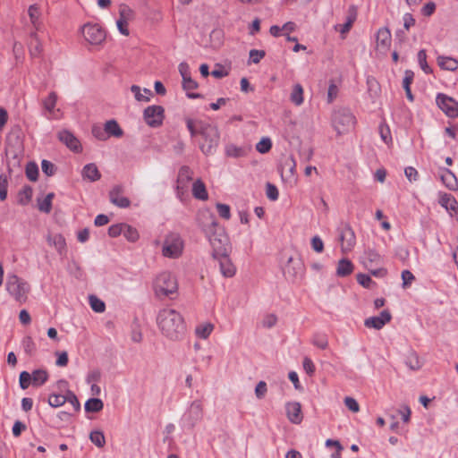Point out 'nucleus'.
Listing matches in <instances>:
<instances>
[{
	"label": "nucleus",
	"mask_w": 458,
	"mask_h": 458,
	"mask_svg": "<svg viewBox=\"0 0 458 458\" xmlns=\"http://www.w3.org/2000/svg\"><path fill=\"white\" fill-rule=\"evenodd\" d=\"M186 126L192 137L199 134L202 141L199 143V148L203 154L208 156L215 153L218 147L220 132L217 126L200 120H186Z\"/></svg>",
	"instance_id": "nucleus-1"
},
{
	"label": "nucleus",
	"mask_w": 458,
	"mask_h": 458,
	"mask_svg": "<svg viewBox=\"0 0 458 458\" xmlns=\"http://www.w3.org/2000/svg\"><path fill=\"white\" fill-rule=\"evenodd\" d=\"M157 325L161 334L172 341L182 339L186 332L182 316L174 309L160 310L157 316Z\"/></svg>",
	"instance_id": "nucleus-2"
},
{
	"label": "nucleus",
	"mask_w": 458,
	"mask_h": 458,
	"mask_svg": "<svg viewBox=\"0 0 458 458\" xmlns=\"http://www.w3.org/2000/svg\"><path fill=\"white\" fill-rule=\"evenodd\" d=\"M153 289L158 298H172L171 296L176 294L178 291L177 279L175 276L168 271L161 272L154 280Z\"/></svg>",
	"instance_id": "nucleus-3"
},
{
	"label": "nucleus",
	"mask_w": 458,
	"mask_h": 458,
	"mask_svg": "<svg viewBox=\"0 0 458 458\" xmlns=\"http://www.w3.org/2000/svg\"><path fill=\"white\" fill-rule=\"evenodd\" d=\"M5 290L15 301L24 303L30 292V286L27 281L17 275L8 274Z\"/></svg>",
	"instance_id": "nucleus-4"
},
{
	"label": "nucleus",
	"mask_w": 458,
	"mask_h": 458,
	"mask_svg": "<svg viewBox=\"0 0 458 458\" xmlns=\"http://www.w3.org/2000/svg\"><path fill=\"white\" fill-rule=\"evenodd\" d=\"M356 123L355 116L347 108H339L333 113L332 126L338 135L350 132Z\"/></svg>",
	"instance_id": "nucleus-5"
},
{
	"label": "nucleus",
	"mask_w": 458,
	"mask_h": 458,
	"mask_svg": "<svg viewBox=\"0 0 458 458\" xmlns=\"http://www.w3.org/2000/svg\"><path fill=\"white\" fill-rule=\"evenodd\" d=\"M84 40L91 47L101 48L106 38V31L98 23L88 22L81 28Z\"/></svg>",
	"instance_id": "nucleus-6"
},
{
	"label": "nucleus",
	"mask_w": 458,
	"mask_h": 458,
	"mask_svg": "<svg viewBox=\"0 0 458 458\" xmlns=\"http://www.w3.org/2000/svg\"><path fill=\"white\" fill-rule=\"evenodd\" d=\"M184 242L177 233H168L162 242V255L168 259H178L182 255Z\"/></svg>",
	"instance_id": "nucleus-7"
},
{
	"label": "nucleus",
	"mask_w": 458,
	"mask_h": 458,
	"mask_svg": "<svg viewBox=\"0 0 458 458\" xmlns=\"http://www.w3.org/2000/svg\"><path fill=\"white\" fill-rule=\"evenodd\" d=\"M48 377L47 370L43 369L33 370L32 373L22 371L19 377V384L21 389H27L30 385L39 387L48 380Z\"/></svg>",
	"instance_id": "nucleus-8"
},
{
	"label": "nucleus",
	"mask_w": 458,
	"mask_h": 458,
	"mask_svg": "<svg viewBox=\"0 0 458 458\" xmlns=\"http://www.w3.org/2000/svg\"><path fill=\"white\" fill-rule=\"evenodd\" d=\"M283 273L289 280H294L301 277L304 273V266L299 258L290 255L286 262L283 265Z\"/></svg>",
	"instance_id": "nucleus-9"
},
{
	"label": "nucleus",
	"mask_w": 458,
	"mask_h": 458,
	"mask_svg": "<svg viewBox=\"0 0 458 458\" xmlns=\"http://www.w3.org/2000/svg\"><path fill=\"white\" fill-rule=\"evenodd\" d=\"M436 103L446 116L450 118L458 117V102L453 98L438 93L436 98Z\"/></svg>",
	"instance_id": "nucleus-10"
},
{
	"label": "nucleus",
	"mask_w": 458,
	"mask_h": 458,
	"mask_svg": "<svg viewBox=\"0 0 458 458\" xmlns=\"http://www.w3.org/2000/svg\"><path fill=\"white\" fill-rule=\"evenodd\" d=\"M209 242L216 257L226 255L229 252V239L224 232H216L209 237Z\"/></svg>",
	"instance_id": "nucleus-11"
},
{
	"label": "nucleus",
	"mask_w": 458,
	"mask_h": 458,
	"mask_svg": "<svg viewBox=\"0 0 458 458\" xmlns=\"http://www.w3.org/2000/svg\"><path fill=\"white\" fill-rule=\"evenodd\" d=\"M165 110L161 106H149L143 112V118L150 127H158L163 123Z\"/></svg>",
	"instance_id": "nucleus-12"
},
{
	"label": "nucleus",
	"mask_w": 458,
	"mask_h": 458,
	"mask_svg": "<svg viewBox=\"0 0 458 458\" xmlns=\"http://www.w3.org/2000/svg\"><path fill=\"white\" fill-rule=\"evenodd\" d=\"M134 19V12L126 4L119 6V18L116 21V26L121 34L129 36V23Z\"/></svg>",
	"instance_id": "nucleus-13"
},
{
	"label": "nucleus",
	"mask_w": 458,
	"mask_h": 458,
	"mask_svg": "<svg viewBox=\"0 0 458 458\" xmlns=\"http://www.w3.org/2000/svg\"><path fill=\"white\" fill-rule=\"evenodd\" d=\"M392 42L391 32L387 28H380L376 35V51L381 55H386Z\"/></svg>",
	"instance_id": "nucleus-14"
},
{
	"label": "nucleus",
	"mask_w": 458,
	"mask_h": 458,
	"mask_svg": "<svg viewBox=\"0 0 458 458\" xmlns=\"http://www.w3.org/2000/svg\"><path fill=\"white\" fill-rule=\"evenodd\" d=\"M339 240L342 252H350L353 249L356 242V237L353 230L349 226L342 229L340 232Z\"/></svg>",
	"instance_id": "nucleus-15"
},
{
	"label": "nucleus",
	"mask_w": 458,
	"mask_h": 458,
	"mask_svg": "<svg viewBox=\"0 0 458 458\" xmlns=\"http://www.w3.org/2000/svg\"><path fill=\"white\" fill-rule=\"evenodd\" d=\"M392 315L388 310H383L379 316L370 317L365 319L364 325L368 328L379 330L391 321Z\"/></svg>",
	"instance_id": "nucleus-16"
},
{
	"label": "nucleus",
	"mask_w": 458,
	"mask_h": 458,
	"mask_svg": "<svg viewBox=\"0 0 458 458\" xmlns=\"http://www.w3.org/2000/svg\"><path fill=\"white\" fill-rule=\"evenodd\" d=\"M38 30L32 31L30 34V41L28 44V50L29 54L31 58H38L43 54V43L41 39L39 38L38 33Z\"/></svg>",
	"instance_id": "nucleus-17"
},
{
	"label": "nucleus",
	"mask_w": 458,
	"mask_h": 458,
	"mask_svg": "<svg viewBox=\"0 0 458 458\" xmlns=\"http://www.w3.org/2000/svg\"><path fill=\"white\" fill-rule=\"evenodd\" d=\"M285 411L288 420L293 424H300L303 420L301 405L298 402H289L285 404Z\"/></svg>",
	"instance_id": "nucleus-18"
},
{
	"label": "nucleus",
	"mask_w": 458,
	"mask_h": 458,
	"mask_svg": "<svg viewBox=\"0 0 458 458\" xmlns=\"http://www.w3.org/2000/svg\"><path fill=\"white\" fill-rule=\"evenodd\" d=\"M28 15L34 30H39L42 27V11L40 5L38 4L30 5L28 8Z\"/></svg>",
	"instance_id": "nucleus-19"
},
{
	"label": "nucleus",
	"mask_w": 458,
	"mask_h": 458,
	"mask_svg": "<svg viewBox=\"0 0 458 458\" xmlns=\"http://www.w3.org/2000/svg\"><path fill=\"white\" fill-rule=\"evenodd\" d=\"M250 148L247 145L237 146L233 143H229L225 148V154L226 157L239 158L246 157L250 152Z\"/></svg>",
	"instance_id": "nucleus-20"
},
{
	"label": "nucleus",
	"mask_w": 458,
	"mask_h": 458,
	"mask_svg": "<svg viewBox=\"0 0 458 458\" xmlns=\"http://www.w3.org/2000/svg\"><path fill=\"white\" fill-rule=\"evenodd\" d=\"M193 172L189 166H182L179 170L177 177V190L183 192L189 182L192 180Z\"/></svg>",
	"instance_id": "nucleus-21"
},
{
	"label": "nucleus",
	"mask_w": 458,
	"mask_h": 458,
	"mask_svg": "<svg viewBox=\"0 0 458 458\" xmlns=\"http://www.w3.org/2000/svg\"><path fill=\"white\" fill-rule=\"evenodd\" d=\"M58 139L73 151H79L81 149L80 141L69 131L64 130L59 131Z\"/></svg>",
	"instance_id": "nucleus-22"
},
{
	"label": "nucleus",
	"mask_w": 458,
	"mask_h": 458,
	"mask_svg": "<svg viewBox=\"0 0 458 458\" xmlns=\"http://www.w3.org/2000/svg\"><path fill=\"white\" fill-rule=\"evenodd\" d=\"M122 192V187H114L109 193L110 201L119 208H128L130 206V200L129 199L123 197Z\"/></svg>",
	"instance_id": "nucleus-23"
},
{
	"label": "nucleus",
	"mask_w": 458,
	"mask_h": 458,
	"mask_svg": "<svg viewBox=\"0 0 458 458\" xmlns=\"http://www.w3.org/2000/svg\"><path fill=\"white\" fill-rule=\"evenodd\" d=\"M219 257V267L222 275L225 277H233L236 273V267L232 260L228 258V254Z\"/></svg>",
	"instance_id": "nucleus-24"
},
{
	"label": "nucleus",
	"mask_w": 458,
	"mask_h": 458,
	"mask_svg": "<svg viewBox=\"0 0 458 458\" xmlns=\"http://www.w3.org/2000/svg\"><path fill=\"white\" fill-rule=\"evenodd\" d=\"M381 260L382 258L376 250L368 249L364 252L362 263L368 269H370L374 266L379 265Z\"/></svg>",
	"instance_id": "nucleus-25"
},
{
	"label": "nucleus",
	"mask_w": 458,
	"mask_h": 458,
	"mask_svg": "<svg viewBox=\"0 0 458 458\" xmlns=\"http://www.w3.org/2000/svg\"><path fill=\"white\" fill-rule=\"evenodd\" d=\"M47 241L49 245L54 246L59 254H63L66 250L65 239L62 234H48Z\"/></svg>",
	"instance_id": "nucleus-26"
},
{
	"label": "nucleus",
	"mask_w": 458,
	"mask_h": 458,
	"mask_svg": "<svg viewBox=\"0 0 458 458\" xmlns=\"http://www.w3.org/2000/svg\"><path fill=\"white\" fill-rule=\"evenodd\" d=\"M437 63L442 70L454 72L458 69V60L451 56L439 55Z\"/></svg>",
	"instance_id": "nucleus-27"
},
{
	"label": "nucleus",
	"mask_w": 458,
	"mask_h": 458,
	"mask_svg": "<svg viewBox=\"0 0 458 458\" xmlns=\"http://www.w3.org/2000/svg\"><path fill=\"white\" fill-rule=\"evenodd\" d=\"M192 195L195 199L199 200H207L208 199V193L206 189V185L202 180L197 179L192 184Z\"/></svg>",
	"instance_id": "nucleus-28"
},
{
	"label": "nucleus",
	"mask_w": 458,
	"mask_h": 458,
	"mask_svg": "<svg viewBox=\"0 0 458 458\" xmlns=\"http://www.w3.org/2000/svg\"><path fill=\"white\" fill-rule=\"evenodd\" d=\"M355 20H356V13H350L347 16L346 21L344 23L336 24V25H335L334 29L335 31H337L341 34L342 38H345L347 33L352 29Z\"/></svg>",
	"instance_id": "nucleus-29"
},
{
	"label": "nucleus",
	"mask_w": 458,
	"mask_h": 458,
	"mask_svg": "<svg viewBox=\"0 0 458 458\" xmlns=\"http://www.w3.org/2000/svg\"><path fill=\"white\" fill-rule=\"evenodd\" d=\"M353 264L347 259L339 260L336 267V275L341 277L351 275L353 271Z\"/></svg>",
	"instance_id": "nucleus-30"
},
{
	"label": "nucleus",
	"mask_w": 458,
	"mask_h": 458,
	"mask_svg": "<svg viewBox=\"0 0 458 458\" xmlns=\"http://www.w3.org/2000/svg\"><path fill=\"white\" fill-rule=\"evenodd\" d=\"M82 176L90 182H95L100 179V173L95 164H88L83 167Z\"/></svg>",
	"instance_id": "nucleus-31"
},
{
	"label": "nucleus",
	"mask_w": 458,
	"mask_h": 458,
	"mask_svg": "<svg viewBox=\"0 0 458 458\" xmlns=\"http://www.w3.org/2000/svg\"><path fill=\"white\" fill-rule=\"evenodd\" d=\"M215 326L210 322H205L198 325L195 328V334L199 338L207 339L214 331Z\"/></svg>",
	"instance_id": "nucleus-32"
},
{
	"label": "nucleus",
	"mask_w": 458,
	"mask_h": 458,
	"mask_svg": "<svg viewBox=\"0 0 458 458\" xmlns=\"http://www.w3.org/2000/svg\"><path fill=\"white\" fill-rule=\"evenodd\" d=\"M131 91L134 94L135 99L140 102H148L150 100V97L152 96V92L150 89H141L137 85H132L131 87Z\"/></svg>",
	"instance_id": "nucleus-33"
},
{
	"label": "nucleus",
	"mask_w": 458,
	"mask_h": 458,
	"mask_svg": "<svg viewBox=\"0 0 458 458\" xmlns=\"http://www.w3.org/2000/svg\"><path fill=\"white\" fill-rule=\"evenodd\" d=\"M105 131L109 136H114L116 138H120L123 134V130L115 120H109L105 123Z\"/></svg>",
	"instance_id": "nucleus-34"
},
{
	"label": "nucleus",
	"mask_w": 458,
	"mask_h": 458,
	"mask_svg": "<svg viewBox=\"0 0 458 458\" xmlns=\"http://www.w3.org/2000/svg\"><path fill=\"white\" fill-rule=\"evenodd\" d=\"M304 90L301 84L297 83L293 87L292 93L290 95V100L295 106H301L304 101Z\"/></svg>",
	"instance_id": "nucleus-35"
},
{
	"label": "nucleus",
	"mask_w": 458,
	"mask_h": 458,
	"mask_svg": "<svg viewBox=\"0 0 458 458\" xmlns=\"http://www.w3.org/2000/svg\"><path fill=\"white\" fill-rule=\"evenodd\" d=\"M414 73L411 71H406L403 81V87L405 90L407 98L411 102L413 101V95L411 91V84L413 81Z\"/></svg>",
	"instance_id": "nucleus-36"
},
{
	"label": "nucleus",
	"mask_w": 458,
	"mask_h": 458,
	"mask_svg": "<svg viewBox=\"0 0 458 458\" xmlns=\"http://www.w3.org/2000/svg\"><path fill=\"white\" fill-rule=\"evenodd\" d=\"M440 204L445 207L447 210L454 212L458 211V202L450 194H445L441 197Z\"/></svg>",
	"instance_id": "nucleus-37"
},
{
	"label": "nucleus",
	"mask_w": 458,
	"mask_h": 458,
	"mask_svg": "<svg viewBox=\"0 0 458 458\" xmlns=\"http://www.w3.org/2000/svg\"><path fill=\"white\" fill-rule=\"evenodd\" d=\"M104 407L103 402L98 398L89 399L84 405L85 411L88 412H98Z\"/></svg>",
	"instance_id": "nucleus-38"
},
{
	"label": "nucleus",
	"mask_w": 458,
	"mask_h": 458,
	"mask_svg": "<svg viewBox=\"0 0 458 458\" xmlns=\"http://www.w3.org/2000/svg\"><path fill=\"white\" fill-rule=\"evenodd\" d=\"M57 101V96L55 92H51L47 98L44 100L43 105L45 109L49 113L50 115L55 116V106Z\"/></svg>",
	"instance_id": "nucleus-39"
},
{
	"label": "nucleus",
	"mask_w": 458,
	"mask_h": 458,
	"mask_svg": "<svg viewBox=\"0 0 458 458\" xmlns=\"http://www.w3.org/2000/svg\"><path fill=\"white\" fill-rule=\"evenodd\" d=\"M203 405L200 401H194L191 403L189 415L192 416L194 420H199L202 418Z\"/></svg>",
	"instance_id": "nucleus-40"
},
{
	"label": "nucleus",
	"mask_w": 458,
	"mask_h": 458,
	"mask_svg": "<svg viewBox=\"0 0 458 458\" xmlns=\"http://www.w3.org/2000/svg\"><path fill=\"white\" fill-rule=\"evenodd\" d=\"M443 182L451 190H454L458 182L454 174L448 169L445 170L441 175Z\"/></svg>",
	"instance_id": "nucleus-41"
},
{
	"label": "nucleus",
	"mask_w": 458,
	"mask_h": 458,
	"mask_svg": "<svg viewBox=\"0 0 458 458\" xmlns=\"http://www.w3.org/2000/svg\"><path fill=\"white\" fill-rule=\"evenodd\" d=\"M123 234L129 242H137L140 238L137 229L127 224H124Z\"/></svg>",
	"instance_id": "nucleus-42"
},
{
	"label": "nucleus",
	"mask_w": 458,
	"mask_h": 458,
	"mask_svg": "<svg viewBox=\"0 0 458 458\" xmlns=\"http://www.w3.org/2000/svg\"><path fill=\"white\" fill-rule=\"evenodd\" d=\"M89 301L90 308L95 312L102 313L105 311V310H106L105 302L102 300H100L99 298H98L97 296L90 295L89 297Z\"/></svg>",
	"instance_id": "nucleus-43"
},
{
	"label": "nucleus",
	"mask_w": 458,
	"mask_h": 458,
	"mask_svg": "<svg viewBox=\"0 0 458 458\" xmlns=\"http://www.w3.org/2000/svg\"><path fill=\"white\" fill-rule=\"evenodd\" d=\"M55 197L53 192L48 193L42 200L38 201V209L45 213H49L52 209V201Z\"/></svg>",
	"instance_id": "nucleus-44"
},
{
	"label": "nucleus",
	"mask_w": 458,
	"mask_h": 458,
	"mask_svg": "<svg viewBox=\"0 0 458 458\" xmlns=\"http://www.w3.org/2000/svg\"><path fill=\"white\" fill-rule=\"evenodd\" d=\"M21 345L28 355L32 356L35 354L37 350L36 344L30 336H25L21 341Z\"/></svg>",
	"instance_id": "nucleus-45"
},
{
	"label": "nucleus",
	"mask_w": 458,
	"mask_h": 458,
	"mask_svg": "<svg viewBox=\"0 0 458 458\" xmlns=\"http://www.w3.org/2000/svg\"><path fill=\"white\" fill-rule=\"evenodd\" d=\"M198 87V83L191 79V76L182 79V88L186 90L187 96L191 98H194L197 97L196 94L190 93L191 90L196 89Z\"/></svg>",
	"instance_id": "nucleus-46"
},
{
	"label": "nucleus",
	"mask_w": 458,
	"mask_h": 458,
	"mask_svg": "<svg viewBox=\"0 0 458 458\" xmlns=\"http://www.w3.org/2000/svg\"><path fill=\"white\" fill-rule=\"evenodd\" d=\"M209 37L210 42L214 47H219L223 44L224 32L222 30H213Z\"/></svg>",
	"instance_id": "nucleus-47"
},
{
	"label": "nucleus",
	"mask_w": 458,
	"mask_h": 458,
	"mask_svg": "<svg viewBox=\"0 0 458 458\" xmlns=\"http://www.w3.org/2000/svg\"><path fill=\"white\" fill-rule=\"evenodd\" d=\"M90 441L98 447H103L106 444V438L101 431H93L89 435Z\"/></svg>",
	"instance_id": "nucleus-48"
},
{
	"label": "nucleus",
	"mask_w": 458,
	"mask_h": 458,
	"mask_svg": "<svg viewBox=\"0 0 458 458\" xmlns=\"http://www.w3.org/2000/svg\"><path fill=\"white\" fill-rule=\"evenodd\" d=\"M67 402V395L51 394L48 398V403L52 407H60Z\"/></svg>",
	"instance_id": "nucleus-49"
},
{
	"label": "nucleus",
	"mask_w": 458,
	"mask_h": 458,
	"mask_svg": "<svg viewBox=\"0 0 458 458\" xmlns=\"http://www.w3.org/2000/svg\"><path fill=\"white\" fill-rule=\"evenodd\" d=\"M418 62L420 64V68L423 70L424 72H426L428 74L432 72L431 68L428 66V64L427 63V54H426L425 50L422 49V50L419 51Z\"/></svg>",
	"instance_id": "nucleus-50"
},
{
	"label": "nucleus",
	"mask_w": 458,
	"mask_h": 458,
	"mask_svg": "<svg viewBox=\"0 0 458 458\" xmlns=\"http://www.w3.org/2000/svg\"><path fill=\"white\" fill-rule=\"evenodd\" d=\"M272 148V141L269 138H264L262 139L258 144L256 145V149L261 154L267 153Z\"/></svg>",
	"instance_id": "nucleus-51"
},
{
	"label": "nucleus",
	"mask_w": 458,
	"mask_h": 458,
	"mask_svg": "<svg viewBox=\"0 0 458 458\" xmlns=\"http://www.w3.org/2000/svg\"><path fill=\"white\" fill-rule=\"evenodd\" d=\"M326 445L327 447L334 446L335 448V452L332 454L331 458H341V452L343 450V447L339 441L333 440V439H327L326 441Z\"/></svg>",
	"instance_id": "nucleus-52"
},
{
	"label": "nucleus",
	"mask_w": 458,
	"mask_h": 458,
	"mask_svg": "<svg viewBox=\"0 0 458 458\" xmlns=\"http://www.w3.org/2000/svg\"><path fill=\"white\" fill-rule=\"evenodd\" d=\"M38 168L35 164H28L26 166V176L31 182H35L38 179Z\"/></svg>",
	"instance_id": "nucleus-53"
},
{
	"label": "nucleus",
	"mask_w": 458,
	"mask_h": 458,
	"mask_svg": "<svg viewBox=\"0 0 458 458\" xmlns=\"http://www.w3.org/2000/svg\"><path fill=\"white\" fill-rule=\"evenodd\" d=\"M277 322V317L274 314H267L261 320V325L265 328H271L276 326Z\"/></svg>",
	"instance_id": "nucleus-54"
},
{
	"label": "nucleus",
	"mask_w": 458,
	"mask_h": 458,
	"mask_svg": "<svg viewBox=\"0 0 458 458\" xmlns=\"http://www.w3.org/2000/svg\"><path fill=\"white\" fill-rule=\"evenodd\" d=\"M312 344L319 349L325 350L328 346L327 338L325 335H316L313 337Z\"/></svg>",
	"instance_id": "nucleus-55"
},
{
	"label": "nucleus",
	"mask_w": 458,
	"mask_h": 458,
	"mask_svg": "<svg viewBox=\"0 0 458 458\" xmlns=\"http://www.w3.org/2000/svg\"><path fill=\"white\" fill-rule=\"evenodd\" d=\"M8 180L4 174L0 175V199L5 200L7 197Z\"/></svg>",
	"instance_id": "nucleus-56"
},
{
	"label": "nucleus",
	"mask_w": 458,
	"mask_h": 458,
	"mask_svg": "<svg viewBox=\"0 0 458 458\" xmlns=\"http://www.w3.org/2000/svg\"><path fill=\"white\" fill-rule=\"evenodd\" d=\"M403 287L404 289L411 286L412 282L415 280L413 274L409 270H403L402 272Z\"/></svg>",
	"instance_id": "nucleus-57"
},
{
	"label": "nucleus",
	"mask_w": 458,
	"mask_h": 458,
	"mask_svg": "<svg viewBox=\"0 0 458 458\" xmlns=\"http://www.w3.org/2000/svg\"><path fill=\"white\" fill-rule=\"evenodd\" d=\"M344 403L351 411L355 413L360 411V405L354 398L347 396L344 398Z\"/></svg>",
	"instance_id": "nucleus-58"
},
{
	"label": "nucleus",
	"mask_w": 458,
	"mask_h": 458,
	"mask_svg": "<svg viewBox=\"0 0 458 458\" xmlns=\"http://www.w3.org/2000/svg\"><path fill=\"white\" fill-rule=\"evenodd\" d=\"M303 369L309 376H313L316 370L315 364L312 360L309 357H305L302 362Z\"/></svg>",
	"instance_id": "nucleus-59"
},
{
	"label": "nucleus",
	"mask_w": 458,
	"mask_h": 458,
	"mask_svg": "<svg viewBox=\"0 0 458 458\" xmlns=\"http://www.w3.org/2000/svg\"><path fill=\"white\" fill-rule=\"evenodd\" d=\"M100 377H101L100 370L99 369H92L88 373L86 381L89 385L97 384L100 380Z\"/></svg>",
	"instance_id": "nucleus-60"
},
{
	"label": "nucleus",
	"mask_w": 458,
	"mask_h": 458,
	"mask_svg": "<svg viewBox=\"0 0 458 458\" xmlns=\"http://www.w3.org/2000/svg\"><path fill=\"white\" fill-rule=\"evenodd\" d=\"M216 209L219 216L226 220L231 217L230 207L226 204L218 203L216 205Z\"/></svg>",
	"instance_id": "nucleus-61"
},
{
	"label": "nucleus",
	"mask_w": 458,
	"mask_h": 458,
	"mask_svg": "<svg viewBox=\"0 0 458 458\" xmlns=\"http://www.w3.org/2000/svg\"><path fill=\"white\" fill-rule=\"evenodd\" d=\"M379 133H380V137H381L382 140L385 143L388 144L392 141V137H391V133H390V130H389L388 126L381 124L379 126Z\"/></svg>",
	"instance_id": "nucleus-62"
},
{
	"label": "nucleus",
	"mask_w": 458,
	"mask_h": 458,
	"mask_svg": "<svg viewBox=\"0 0 458 458\" xmlns=\"http://www.w3.org/2000/svg\"><path fill=\"white\" fill-rule=\"evenodd\" d=\"M265 55L266 53L263 50L252 49L250 51V61L253 64H259Z\"/></svg>",
	"instance_id": "nucleus-63"
},
{
	"label": "nucleus",
	"mask_w": 458,
	"mask_h": 458,
	"mask_svg": "<svg viewBox=\"0 0 458 458\" xmlns=\"http://www.w3.org/2000/svg\"><path fill=\"white\" fill-rule=\"evenodd\" d=\"M124 224L113 225L108 228V235L110 237H117L123 233Z\"/></svg>",
	"instance_id": "nucleus-64"
}]
</instances>
